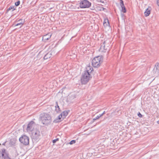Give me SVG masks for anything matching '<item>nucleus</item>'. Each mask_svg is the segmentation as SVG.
<instances>
[{
  "label": "nucleus",
  "instance_id": "nucleus-22",
  "mask_svg": "<svg viewBox=\"0 0 159 159\" xmlns=\"http://www.w3.org/2000/svg\"><path fill=\"white\" fill-rule=\"evenodd\" d=\"M102 116V115H101V114H100L99 115L97 116L95 118L93 119V121H94L98 119L100 117Z\"/></svg>",
  "mask_w": 159,
  "mask_h": 159
},
{
  "label": "nucleus",
  "instance_id": "nucleus-1",
  "mask_svg": "<svg viewBox=\"0 0 159 159\" xmlns=\"http://www.w3.org/2000/svg\"><path fill=\"white\" fill-rule=\"evenodd\" d=\"M39 119L42 123L44 125H48L52 121L51 117L48 113H43L40 115Z\"/></svg>",
  "mask_w": 159,
  "mask_h": 159
},
{
  "label": "nucleus",
  "instance_id": "nucleus-34",
  "mask_svg": "<svg viewBox=\"0 0 159 159\" xmlns=\"http://www.w3.org/2000/svg\"><path fill=\"white\" fill-rule=\"evenodd\" d=\"M157 123L158 124H159V120L157 121Z\"/></svg>",
  "mask_w": 159,
  "mask_h": 159
},
{
  "label": "nucleus",
  "instance_id": "nucleus-13",
  "mask_svg": "<svg viewBox=\"0 0 159 159\" xmlns=\"http://www.w3.org/2000/svg\"><path fill=\"white\" fill-rule=\"evenodd\" d=\"M22 21V22H19L18 23L16 24L15 26H17L19 25H20V28H21V26H23L25 23V20H23L22 19H21L19 20L18 21V22H20V21Z\"/></svg>",
  "mask_w": 159,
  "mask_h": 159
},
{
  "label": "nucleus",
  "instance_id": "nucleus-32",
  "mask_svg": "<svg viewBox=\"0 0 159 159\" xmlns=\"http://www.w3.org/2000/svg\"><path fill=\"white\" fill-rule=\"evenodd\" d=\"M39 56H40V54H39L37 56V57H39Z\"/></svg>",
  "mask_w": 159,
  "mask_h": 159
},
{
  "label": "nucleus",
  "instance_id": "nucleus-2",
  "mask_svg": "<svg viewBox=\"0 0 159 159\" xmlns=\"http://www.w3.org/2000/svg\"><path fill=\"white\" fill-rule=\"evenodd\" d=\"M102 56H98L94 57L92 60V65L94 67H98L102 62Z\"/></svg>",
  "mask_w": 159,
  "mask_h": 159
},
{
  "label": "nucleus",
  "instance_id": "nucleus-31",
  "mask_svg": "<svg viewBox=\"0 0 159 159\" xmlns=\"http://www.w3.org/2000/svg\"><path fill=\"white\" fill-rule=\"evenodd\" d=\"M6 142H4L3 144H2V145H5V143H6Z\"/></svg>",
  "mask_w": 159,
  "mask_h": 159
},
{
  "label": "nucleus",
  "instance_id": "nucleus-29",
  "mask_svg": "<svg viewBox=\"0 0 159 159\" xmlns=\"http://www.w3.org/2000/svg\"><path fill=\"white\" fill-rule=\"evenodd\" d=\"M157 2L158 5L159 6V0H157Z\"/></svg>",
  "mask_w": 159,
  "mask_h": 159
},
{
  "label": "nucleus",
  "instance_id": "nucleus-27",
  "mask_svg": "<svg viewBox=\"0 0 159 159\" xmlns=\"http://www.w3.org/2000/svg\"><path fill=\"white\" fill-rule=\"evenodd\" d=\"M59 140V139L57 138L56 139H54L52 140V142L53 143H55L56 142Z\"/></svg>",
  "mask_w": 159,
  "mask_h": 159
},
{
  "label": "nucleus",
  "instance_id": "nucleus-26",
  "mask_svg": "<svg viewBox=\"0 0 159 159\" xmlns=\"http://www.w3.org/2000/svg\"><path fill=\"white\" fill-rule=\"evenodd\" d=\"M75 143V140H72L69 143V144L70 145H71V144H73Z\"/></svg>",
  "mask_w": 159,
  "mask_h": 159
},
{
  "label": "nucleus",
  "instance_id": "nucleus-18",
  "mask_svg": "<svg viewBox=\"0 0 159 159\" xmlns=\"http://www.w3.org/2000/svg\"><path fill=\"white\" fill-rule=\"evenodd\" d=\"M61 115H62V120L65 118L66 117L68 114V112L66 111H64L61 114Z\"/></svg>",
  "mask_w": 159,
  "mask_h": 159
},
{
  "label": "nucleus",
  "instance_id": "nucleus-33",
  "mask_svg": "<svg viewBox=\"0 0 159 159\" xmlns=\"http://www.w3.org/2000/svg\"><path fill=\"white\" fill-rule=\"evenodd\" d=\"M102 8V10H104L105 9V8L103 7Z\"/></svg>",
  "mask_w": 159,
  "mask_h": 159
},
{
  "label": "nucleus",
  "instance_id": "nucleus-23",
  "mask_svg": "<svg viewBox=\"0 0 159 159\" xmlns=\"http://www.w3.org/2000/svg\"><path fill=\"white\" fill-rule=\"evenodd\" d=\"M159 67V63H157L156 64V65H155L154 69H155V68L156 69V70H157L158 69V68Z\"/></svg>",
  "mask_w": 159,
  "mask_h": 159
},
{
  "label": "nucleus",
  "instance_id": "nucleus-6",
  "mask_svg": "<svg viewBox=\"0 0 159 159\" xmlns=\"http://www.w3.org/2000/svg\"><path fill=\"white\" fill-rule=\"evenodd\" d=\"M19 140L21 143L25 145H27L29 144V138L25 135H22L19 138Z\"/></svg>",
  "mask_w": 159,
  "mask_h": 159
},
{
  "label": "nucleus",
  "instance_id": "nucleus-11",
  "mask_svg": "<svg viewBox=\"0 0 159 159\" xmlns=\"http://www.w3.org/2000/svg\"><path fill=\"white\" fill-rule=\"evenodd\" d=\"M51 35L50 34H48L44 35L42 38V40L43 41H46L48 40L51 37Z\"/></svg>",
  "mask_w": 159,
  "mask_h": 159
},
{
  "label": "nucleus",
  "instance_id": "nucleus-28",
  "mask_svg": "<svg viewBox=\"0 0 159 159\" xmlns=\"http://www.w3.org/2000/svg\"><path fill=\"white\" fill-rule=\"evenodd\" d=\"M138 116L139 118H142L143 117V115L140 112H139L138 113Z\"/></svg>",
  "mask_w": 159,
  "mask_h": 159
},
{
  "label": "nucleus",
  "instance_id": "nucleus-16",
  "mask_svg": "<svg viewBox=\"0 0 159 159\" xmlns=\"http://www.w3.org/2000/svg\"><path fill=\"white\" fill-rule=\"evenodd\" d=\"M103 25L104 26L106 27L109 25V23L108 19H105L104 20Z\"/></svg>",
  "mask_w": 159,
  "mask_h": 159
},
{
  "label": "nucleus",
  "instance_id": "nucleus-9",
  "mask_svg": "<svg viewBox=\"0 0 159 159\" xmlns=\"http://www.w3.org/2000/svg\"><path fill=\"white\" fill-rule=\"evenodd\" d=\"M105 43V41H104L100 44V47L99 50L100 51L104 52H105V50H107L108 47H106Z\"/></svg>",
  "mask_w": 159,
  "mask_h": 159
},
{
  "label": "nucleus",
  "instance_id": "nucleus-14",
  "mask_svg": "<svg viewBox=\"0 0 159 159\" xmlns=\"http://www.w3.org/2000/svg\"><path fill=\"white\" fill-rule=\"evenodd\" d=\"M86 70L84 71H88L89 72V74H90V73L93 70V69L92 67L90 66H87L86 68Z\"/></svg>",
  "mask_w": 159,
  "mask_h": 159
},
{
  "label": "nucleus",
  "instance_id": "nucleus-7",
  "mask_svg": "<svg viewBox=\"0 0 159 159\" xmlns=\"http://www.w3.org/2000/svg\"><path fill=\"white\" fill-rule=\"evenodd\" d=\"M35 123L33 121H30L28 125L27 130L28 131H32L34 129Z\"/></svg>",
  "mask_w": 159,
  "mask_h": 159
},
{
  "label": "nucleus",
  "instance_id": "nucleus-20",
  "mask_svg": "<svg viewBox=\"0 0 159 159\" xmlns=\"http://www.w3.org/2000/svg\"><path fill=\"white\" fill-rule=\"evenodd\" d=\"M15 10L14 8V6H10L7 10V12H8L9 11L11 10L12 11H14Z\"/></svg>",
  "mask_w": 159,
  "mask_h": 159
},
{
  "label": "nucleus",
  "instance_id": "nucleus-19",
  "mask_svg": "<svg viewBox=\"0 0 159 159\" xmlns=\"http://www.w3.org/2000/svg\"><path fill=\"white\" fill-rule=\"evenodd\" d=\"M150 13V10L147 8L144 12V15L145 16H148Z\"/></svg>",
  "mask_w": 159,
  "mask_h": 159
},
{
  "label": "nucleus",
  "instance_id": "nucleus-4",
  "mask_svg": "<svg viewBox=\"0 0 159 159\" xmlns=\"http://www.w3.org/2000/svg\"><path fill=\"white\" fill-rule=\"evenodd\" d=\"M40 136L41 133L38 129H36L32 131L31 137L33 141H37L40 139Z\"/></svg>",
  "mask_w": 159,
  "mask_h": 159
},
{
  "label": "nucleus",
  "instance_id": "nucleus-5",
  "mask_svg": "<svg viewBox=\"0 0 159 159\" xmlns=\"http://www.w3.org/2000/svg\"><path fill=\"white\" fill-rule=\"evenodd\" d=\"M79 4L80 7L81 8H89L91 5V3L87 0L81 1Z\"/></svg>",
  "mask_w": 159,
  "mask_h": 159
},
{
  "label": "nucleus",
  "instance_id": "nucleus-8",
  "mask_svg": "<svg viewBox=\"0 0 159 159\" xmlns=\"http://www.w3.org/2000/svg\"><path fill=\"white\" fill-rule=\"evenodd\" d=\"M55 55L54 51L52 50L50 52L47 53L44 57L43 58L44 60H48L52 56Z\"/></svg>",
  "mask_w": 159,
  "mask_h": 159
},
{
  "label": "nucleus",
  "instance_id": "nucleus-35",
  "mask_svg": "<svg viewBox=\"0 0 159 159\" xmlns=\"http://www.w3.org/2000/svg\"><path fill=\"white\" fill-rule=\"evenodd\" d=\"M22 22V21H20V22Z\"/></svg>",
  "mask_w": 159,
  "mask_h": 159
},
{
  "label": "nucleus",
  "instance_id": "nucleus-30",
  "mask_svg": "<svg viewBox=\"0 0 159 159\" xmlns=\"http://www.w3.org/2000/svg\"><path fill=\"white\" fill-rule=\"evenodd\" d=\"M105 113V111H104L101 114V115H102V116Z\"/></svg>",
  "mask_w": 159,
  "mask_h": 159
},
{
  "label": "nucleus",
  "instance_id": "nucleus-24",
  "mask_svg": "<svg viewBox=\"0 0 159 159\" xmlns=\"http://www.w3.org/2000/svg\"><path fill=\"white\" fill-rule=\"evenodd\" d=\"M10 142L11 144L13 145L15 144V141L11 139L10 140Z\"/></svg>",
  "mask_w": 159,
  "mask_h": 159
},
{
  "label": "nucleus",
  "instance_id": "nucleus-10",
  "mask_svg": "<svg viewBox=\"0 0 159 159\" xmlns=\"http://www.w3.org/2000/svg\"><path fill=\"white\" fill-rule=\"evenodd\" d=\"M120 5L121 7V11L123 13H125L126 12V8L124 6L123 1L122 0H120Z\"/></svg>",
  "mask_w": 159,
  "mask_h": 159
},
{
  "label": "nucleus",
  "instance_id": "nucleus-25",
  "mask_svg": "<svg viewBox=\"0 0 159 159\" xmlns=\"http://www.w3.org/2000/svg\"><path fill=\"white\" fill-rule=\"evenodd\" d=\"M20 2L19 1H18L17 2H16L15 3V5L16 6H19L20 4Z\"/></svg>",
  "mask_w": 159,
  "mask_h": 159
},
{
  "label": "nucleus",
  "instance_id": "nucleus-17",
  "mask_svg": "<svg viewBox=\"0 0 159 159\" xmlns=\"http://www.w3.org/2000/svg\"><path fill=\"white\" fill-rule=\"evenodd\" d=\"M55 111L59 113L60 111V109L59 106L58 105V102H56V105L55 106Z\"/></svg>",
  "mask_w": 159,
  "mask_h": 159
},
{
  "label": "nucleus",
  "instance_id": "nucleus-12",
  "mask_svg": "<svg viewBox=\"0 0 159 159\" xmlns=\"http://www.w3.org/2000/svg\"><path fill=\"white\" fill-rule=\"evenodd\" d=\"M62 119V115L60 114L57 117V118L55 119L53 121V122L55 123H57L60 122L61 119Z\"/></svg>",
  "mask_w": 159,
  "mask_h": 159
},
{
  "label": "nucleus",
  "instance_id": "nucleus-21",
  "mask_svg": "<svg viewBox=\"0 0 159 159\" xmlns=\"http://www.w3.org/2000/svg\"><path fill=\"white\" fill-rule=\"evenodd\" d=\"M3 152V149H2L1 150H0V159H3L4 154Z\"/></svg>",
  "mask_w": 159,
  "mask_h": 159
},
{
  "label": "nucleus",
  "instance_id": "nucleus-3",
  "mask_svg": "<svg viewBox=\"0 0 159 159\" xmlns=\"http://www.w3.org/2000/svg\"><path fill=\"white\" fill-rule=\"evenodd\" d=\"M91 77L88 71H84L82 74L81 79L82 84H85L89 82Z\"/></svg>",
  "mask_w": 159,
  "mask_h": 159
},
{
  "label": "nucleus",
  "instance_id": "nucleus-15",
  "mask_svg": "<svg viewBox=\"0 0 159 159\" xmlns=\"http://www.w3.org/2000/svg\"><path fill=\"white\" fill-rule=\"evenodd\" d=\"M6 150L4 149H3V159H11V158L8 156L6 153L5 152Z\"/></svg>",
  "mask_w": 159,
  "mask_h": 159
}]
</instances>
